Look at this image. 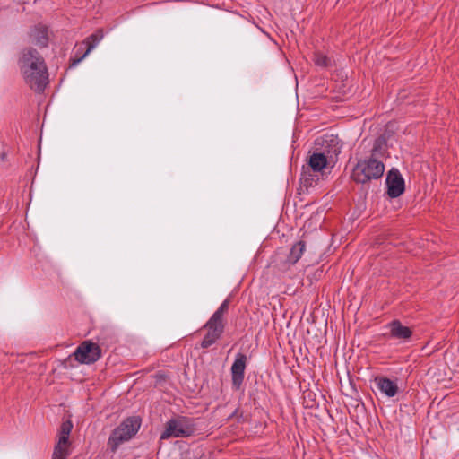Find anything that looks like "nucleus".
I'll use <instances>...</instances> for the list:
<instances>
[{
  "instance_id": "1",
  "label": "nucleus",
  "mask_w": 459,
  "mask_h": 459,
  "mask_svg": "<svg viewBox=\"0 0 459 459\" xmlns=\"http://www.w3.org/2000/svg\"><path fill=\"white\" fill-rule=\"evenodd\" d=\"M18 65L25 82L35 91H42L48 83V73L44 58L33 48H23Z\"/></svg>"
},
{
  "instance_id": "2",
  "label": "nucleus",
  "mask_w": 459,
  "mask_h": 459,
  "mask_svg": "<svg viewBox=\"0 0 459 459\" xmlns=\"http://www.w3.org/2000/svg\"><path fill=\"white\" fill-rule=\"evenodd\" d=\"M229 307L230 300L226 299L203 326L206 330V333L201 342L202 348L211 347L222 336L227 324L225 314L228 312Z\"/></svg>"
},
{
  "instance_id": "3",
  "label": "nucleus",
  "mask_w": 459,
  "mask_h": 459,
  "mask_svg": "<svg viewBox=\"0 0 459 459\" xmlns=\"http://www.w3.org/2000/svg\"><path fill=\"white\" fill-rule=\"evenodd\" d=\"M385 171V165L377 159L370 158L363 160L357 163L351 174L354 181L360 184H366L372 179L381 178Z\"/></svg>"
},
{
  "instance_id": "4",
  "label": "nucleus",
  "mask_w": 459,
  "mask_h": 459,
  "mask_svg": "<svg viewBox=\"0 0 459 459\" xmlns=\"http://www.w3.org/2000/svg\"><path fill=\"white\" fill-rule=\"evenodd\" d=\"M141 420L138 417H129L126 419L118 427L111 433L108 446L112 452H116L118 446L131 439L139 430Z\"/></svg>"
},
{
  "instance_id": "5",
  "label": "nucleus",
  "mask_w": 459,
  "mask_h": 459,
  "mask_svg": "<svg viewBox=\"0 0 459 459\" xmlns=\"http://www.w3.org/2000/svg\"><path fill=\"white\" fill-rule=\"evenodd\" d=\"M328 163L324 152H316L307 160V165L302 167L300 182L306 187L312 186L318 179L317 173L322 172Z\"/></svg>"
},
{
  "instance_id": "6",
  "label": "nucleus",
  "mask_w": 459,
  "mask_h": 459,
  "mask_svg": "<svg viewBox=\"0 0 459 459\" xmlns=\"http://www.w3.org/2000/svg\"><path fill=\"white\" fill-rule=\"evenodd\" d=\"M192 419L185 416H178L170 419L167 423L164 431L160 435L161 439L170 437H186L194 432Z\"/></svg>"
},
{
  "instance_id": "7",
  "label": "nucleus",
  "mask_w": 459,
  "mask_h": 459,
  "mask_svg": "<svg viewBox=\"0 0 459 459\" xmlns=\"http://www.w3.org/2000/svg\"><path fill=\"white\" fill-rule=\"evenodd\" d=\"M73 429V424L70 420L62 423L59 432L57 442L55 446L52 459H66L69 455V436Z\"/></svg>"
},
{
  "instance_id": "8",
  "label": "nucleus",
  "mask_w": 459,
  "mask_h": 459,
  "mask_svg": "<svg viewBox=\"0 0 459 459\" xmlns=\"http://www.w3.org/2000/svg\"><path fill=\"white\" fill-rule=\"evenodd\" d=\"M74 359L82 364L96 362L101 356L99 345L91 342H83L74 352Z\"/></svg>"
},
{
  "instance_id": "9",
  "label": "nucleus",
  "mask_w": 459,
  "mask_h": 459,
  "mask_svg": "<svg viewBox=\"0 0 459 459\" xmlns=\"http://www.w3.org/2000/svg\"><path fill=\"white\" fill-rule=\"evenodd\" d=\"M387 194L390 197L400 196L405 188L404 179L397 169H392L386 177Z\"/></svg>"
},
{
  "instance_id": "10",
  "label": "nucleus",
  "mask_w": 459,
  "mask_h": 459,
  "mask_svg": "<svg viewBox=\"0 0 459 459\" xmlns=\"http://www.w3.org/2000/svg\"><path fill=\"white\" fill-rule=\"evenodd\" d=\"M247 362V357L246 354L241 352L237 353L235 360L230 368L232 385L237 389L239 388L243 383Z\"/></svg>"
},
{
  "instance_id": "11",
  "label": "nucleus",
  "mask_w": 459,
  "mask_h": 459,
  "mask_svg": "<svg viewBox=\"0 0 459 459\" xmlns=\"http://www.w3.org/2000/svg\"><path fill=\"white\" fill-rule=\"evenodd\" d=\"M28 36L30 41L40 48H47L48 46V27L45 24L38 23L31 27L28 33Z\"/></svg>"
},
{
  "instance_id": "12",
  "label": "nucleus",
  "mask_w": 459,
  "mask_h": 459,
  "mask_svg": "<svg viewBox=\"0 0 459 459\" xmlns=\"http://www.w3.org/2000/svg\"><path fill=\"white\" fill-rule=\"evenodd\" d=\"M103 37L104 34L102 30H98L96 32L87 37L82 41V45L86 46L84 53H82L79 57L74 58L73 63L70 64V67H75L79 63H81L99 45V43L103 39Z\"/></svg>"
},
{
  "instance_id": "13",
  "label": "nucleus",
  "mask_w": 459,
  "mask_h": 459,
  "mask_svg": "<svg viewBox=\"0 0 459 459\" xmlns=\"http://www.w3.org/2000/svg\"><path fill=\"white\" fill-rule=\"evenodd\" d=\"M387 326L390 329V337L394 339L406 341L410 339L412 334L411 330L409 327L403 325L399 320L392 321Z\"/></svg>"
},
{
  "instance_id": "14",
  "label": "nucleus",
  "mask_w": 459,
  "mask_h": 459,
  "mask_svg": "<svg viewBox=\"0 0 459 459\" xmlns=\"http://www.w3.org/2000/svg\"><path fill=\"white\" fill-rule=\"evenodd\" d=\"M375 383L378 390L387 397H394L398 392L396 383L385 377H377Z\"/></svg>"
},
{
  "instance_id": "15",
  "label": "nucleus",
  "mask_w": 459,
  "mask_h": 459,
  "mask_svg": "<svg viewBox=\"0 0 459 459\" xmlns=\"http://www.w3.org/2000/svg\"><path fill=\"white\" fill-rule=\"evenodd\" d=\"M306 250V243L302 240L295 243L290 250V254L287 257V263L290 264H295L302 256Z\"/></svg>"
},
{
  "instance_id": "16",
  "label": "nucleus",
  "mask_w": 459,
  "mask_h": 459,
  "mask_svg": "<svg viewBox=\"0 0 459 459\" xmlns=\"http://www.w3.org/2000/svg\"><path fill=\"white\" fill-rule=\"evenodd\" d=\"M314 62L317 66L327 67L331 64V60L322 53H316Z\"/></svg>"
},
{
  "instance_id": "17",
  "label": "nucleus",
  "mask_w": 459,
  "mask_h": 459,
  "mask_svg": "<svg viewBox=\"0 0 459 459\" xmlns=\"http://www.w3.org/2000/svg\"><path fill=\"white\" fill-rule=\"evenodd\" d=\"M83 46L84 45H82V43L80 46L77 47L74 56L71 58V64L73 63V60L74 58L79 57L82 53H84L85 49H83Z\"/></svg>"
}]
</instances>
